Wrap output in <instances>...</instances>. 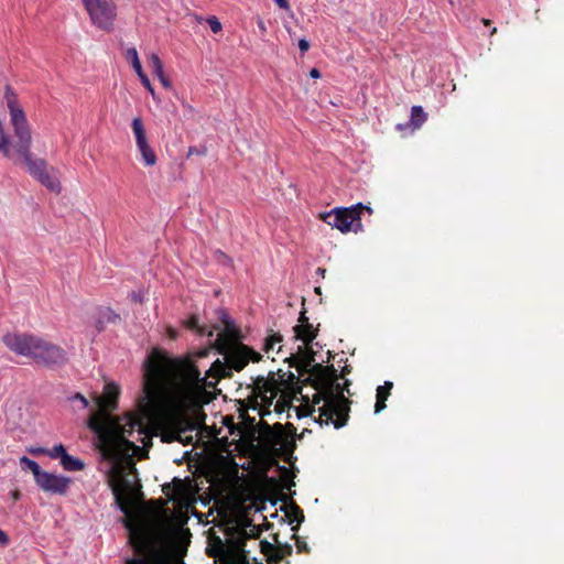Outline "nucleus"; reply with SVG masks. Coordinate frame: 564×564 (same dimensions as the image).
Listing matches in <instances>:
<instances>
[{
    "label": "nucleus",
    "instance_id": "obj_1",
    "mask_svg": "<svg viewBox=\"0 0 564 564\" xmlns=\"http://www.w3.org/2000/svg\"><path fill=\"white\" fill-rule=\"evenodd\" d=\"M118 394L115 383H106L104 394L97 398L98 409L87 420L88 429L96 436L101 469L117 501L131 492L135 471L133 458L143 457L152 440L145 409L120 416L109 412L116 408Z\"/></svg>",
    "mask_w": 564,
    "mask_h": 564
},
{
    "label": "nucleus",
    "instance_id": "obj_2",
    "mask_svg": "<svg viewBox=\"0 0 564 564\" xmlns=\"http://www.w3.org/2000/svg\"><path fill=\"white\" fill-rule=\"evenodd\" d=\"M207 356L202 350L195 356L171 359L159 354L149 356L143 365V390L149 399H159L167 408L177 413H186L197 408L205 395L206 388H213L216 380L226 376V366L218 359L205 369L195 364L196 358Z\"/></svg>",
    "mask_w": 564,
    "mask_h": 564
},
{
    "label": "nucleus",
    "instance_id": "obj_3",
    "mask_svg": "<svg viewBox=\"0 0 564 564\" xmlns=\"http://www.w3.org/2000/svg\"><path fill=\"white\" fill-rule=\"evenodd\" d=\"M4 100L10 113V123L17 139L15 150L25 164L31 176L54 193H59L61 183L53 167L48 169L45 160L35 158L31 152L32 132L26 115L18 96L10 85L4 88Z\"/></svg>",
    "mask_w": 564,
    "mask_h": 564
},
{
    "label": "nucleus",
    "instance_id": "obj_4",
    "mask_svg": "<svg viewBox=\"0 0 564 564\" xmlns=\"http://www.w3.org/2000/svg\"><path fill=\"white\" fill-rule=\"evenodd\" d=\"M312 413L317 412L316 421L323 425L333 424L336 429L346 425L349 412V401L345 398L336 379H324L313 395Z\"/></svg>",
    "mask_w": 564,
    "mask_h": 564
},
{
    "label": "nucleus",
    "instance_id": "obj_5",
    "mask_svg": "<svg viewBox=\"0 0 564 564\" xmlns=\"http://www.w3.org/2000/svg\"><path fill=\"white\" fill-rule=\"evenodd\" d=\"M4 345L13 352L33 358L37 364L47 367L62 366L67 357L59 346L31 334H7Z\"/></svg>",
    "mask_w": 564,
    "mask_h": 564
},
{
    "label": "nucleus",
    "instance_id": "obj_6",
    "mask_svg": "<svg viewBox=\"0 0 564 564\" xmlns=\"http://www.w3.org/2000/svg\"><path fill=\"white\" fill-rule=\"evenodd\" d=\"M366 209L368 213H371V208L368 206H364L361 203L343 209H335L329 213L324 214V221L332 226L333 228L339 229L341 232H347L350 230L357 231V227H360L361 224L359 221L360 210Z\"/></svg>",
    "mask_w": 564,
    "mask_h": 564
},
{
    "label": "nucleus",
    "instance_id": "obj_7",
    "mask_svg": "<svg viewBox=\"0 0 564 564\" xmlns=\"http://www.w3.org/2000/svg\"><path fill=\"white\" fill-rule=\"evenodd\" d=\"M220 319L224 324V332H218L215 337L216 326L209 327L205 324L200 323V319L196 315H192L186 322L185 325L188 329L196 332L199 336H206L209 339V344L212 347L220 348L224 345L225 336L234 335V322L230 317L225 313L220 312Z\"/></svg>",
    "mask_w": 564,
    "mask_h": 564
},
{
    "label": "nucleus",
    "instance_id": "obj_8",
    "mask_svg": "<svg viewBox=\"0 0 564 564\" xmlns=\"http://www.w3.org/2000/svg\"><path fill=\"white\" fill-rule=\"evenodd\" d=\"M94 25L109 31L116 18V6L112 0H82Z\"/></svg>",
    "mask_w": 564,
    "mask_h": 564
},
{
    "label": "nucleus",
    "instance_id": "obj_9",
    "mask_svg": "<svg viewBox=\"0 0 564 564\" xmlns=\"http://www.w3.org/2000/svg\"><path fill=\"white\" fill-rule=\"evenodd\" d=\"M225 359L230 369L240 371L249 361H259L261 355L246 345L237 344L225 354Z\"/></svg>",
    "mask_w": 564,
    "mask_h": 564
},
{
    "label": "nucleus",
    "instance_id": "obj_10",
    "mask_svg": "<svg viewBox=\"0 0 564 564\" xmlns=\"http://www.w3.org/2000/svg\"><path fill=\"white\" fill-rule=\"evenodd\" d=\"M135 555L127 560V564H169L166 557L147 541L133 544Z\"/></svg>",
    "mask_w": 564,
    "mask_h": 564
},
{
    "label": "nucleus",
    "instance_id": "obj_11",
    "mask_svg": "<svg viewBox=\"0 0 564 564\" xmlns=\"http://www.w3.org/2000/svg\"><path fill=\"white\" fill-rule=\"evenodd\" d=\"M35 484L45 492L64 495L69 488L70 479L62 475H55L43 470L35 479Z\"/></svg>",
    "mask_w": 564,
    "mask_h": 564
},
{
    "label": "nucleus",
    "instance_id": "obj_12",
    "mask_svg": "<svg viewBox=\"0 0 564 564\" xmlns=\"http://www.w3.org/2000/svg\"><path fill=\"white\" fill-rule=\"evenodd\" d=\"M252 394L257 403L264 408H269L278 394V389L274 381L259 376L253 380Z\"/></svg>",
    "mask_w": 564,
    "mask_h": 564
},
{
    "label": "nucleus",
    "instance_id": "obj_13",
    "mask_svg": "<svg viewBox=\"0 0 564 564\" xmlns=\"http://www.w3.org/2000/svg\"><path fill=\"white\" fill-rule=\"evenodd\" d=\"M300 324L294 326L295 338L307 345L316 337V329L308 323L305 313L303 312L299 318Z\"/></svg>",
    "mask_w": 564,
    "mask_h": 564
},
{
    "label": "nucleus",
    "instance_id": "obj_14",
    "mask_svg": "<svg viewBox=\"0 0 564 564\" xmlns=\"http://www.w3.org/2000/svg\"><path fill=\"white\" fill-rule=\"evenodd\" d=\"M294 519L290 521V524L293 523V521H296V525H292L291 530L294 532L293 539L295 540V545L299 553H308L310 546L300 536L295 535V532L299 530L300 524L304 521V514L300 508L294 509Z\"/></svg>",
    "mask_w": 564,
    "mask_h": 564
},
{
    "label": "nucleus",
    "instance_id": "obj_15",
    "mask_svg": "<svg viewBox=\"0 0 564 564\" xmlns=\"http://www.w3.org/2000/svg\"><path fill=\"white\" fill-rule=\"evenodd\" d=\"M131 128L134 134L137 147L149 143L147 139L145 129L141 118H134L131 122Z\"/></svg>",
    "mask_w": 564,
    "mask_h": 564
},
{
    "label": "nucleus",
    "instance_id": "obj_16",
    "mask_svg": "<svg viewBox=\"0 0 564 564\" xmlns=\"http://www.w3.org/2000/svg\"><path fill=\"white\" fill-rule=\"evenodd\" d=\"M61 465L65 470L68 471H79L83 470L85 467V464L79 458H76L68 453H66L61 460Z\"/></svg>",
    "mask_w": 564,
    "mask_h": 564
},
{
    "label": "nucleus",
    "instance_id": "obj_17",
    "mask_svg": "<svg viewBox=\"0 0 564 564\" xmlns=\"http://www.w3.org/2000/svg\"><path fill=\"white\" fill-rule=\"evenodd\" d=\"M227 564H250V556L245 544L238 545L237 550L228 557Z\"/></svg>",
    "mask_w": 564,
    "mask_h": 564
},
{
    "label": "nucleus",
    "instance_id": "obj_18",
    "mask_svg": "<svg viewBox=\"0 0 564 564\" xmlns=\"http://www.w3.org/2000/svg\"><path fill=\"white\" fill-rule=\"evenodd\" d=\"M141 154L142 161L147 166H153L156 163V154L149 143L137 147Z\"/></svg>",
    "mask_w": 564,
    "mask_h": 564
},
{
    "label": "nucleus",
    "instance_id": "obj_19",
    "mask_svg": "<svg viewBox=\"0 0 564 564\" xmlns=\"http://www.w3.org/2000/svg\"><path fill=\"white\" fill-rule=\"evenodd\" d=\"M426 120V113L421 106H413L411 109V124L414 129L420 128Z\"/></svg>",
    "mask_w": 564,
    "mask_h": 564
},
{
    "label": "nucleus",
    "instance_id": "obj_20",
    "mask_svg": "<svg viewBox=\"0 0 564 564\" xmlns=\"http://www.w3.org/2000/svg\"><path fill=\"white\" fill-rule=\"evenodd\" d=\"M119 319H120L119 315L116 314L113 311H111L110 308H104L100 311V319L97 322V325H96L97 329L99 332L102 329L104 322L116 323Z\"/></svg>",
    "mask_w": 564,
    "mask_h": 564
},
{
    "label": "nucleus",
    "instance_id": "obj_21",
    "mask_svg": "<svg viewBox=\"0 0 564 564\" xmlns=\"http://www.w3.org/2000/svg\"><path fill=\"white\" fill-rule=\"evenodd\" d=\"M127 59L131 63L132 68L137 73V75L143 73L141 62L139 59L138 51L135 47H130L126 52Z\"/></svg>",
    "mask_w": 564,
    "mask_h": 564
},
{
    "label": "nucleus",
    "instance_id": "obj_22",
    "mask_svg": "<svg viewBox=\"0 0 564 564\" xmlns=\"http://www.w3.org/2000/svg\"><path fill=\"white\" fill-rule=\"evenodd\" d=\"M20 464L22 465V467H25L28 469H30L34 476V480L40 476V474L43 471L40 467V465L33 460V459H30L29 457L26 456H22L20 458Z\"/></svg>",
    "mask_w": 564,
    "mask_h": 564
},
{
    "label": "nucleus",
    "instance_id": "obj_23",
    "mask_svg": "<svg viewBox=\"0 0 564 564\" xmlns=\"http://www.w3.org/2000/svg\"><path fill=\"white\" fill-rule=\"evenodd\" d=\"M386 387L377 388V402L375 405V413L381 412L386 408V400L389 397V391H384Z\"/></svg>",
    "mask_w": 564,
    "mask_h": 564
},
{
    "label": "nucleus",
    "instance_id": "obj_24",
    "mask_svg": "<svg viewBox=\"0 0 564 564\" xmlns=\"http://www.w3.org/2000/svg\"><path fill=\"white\" fill-rule=\"evenodd\" d=\"M282 341V336L280 334H271L269 335L263 343V350L269 354L274 350L275 345H280Z\"/></svg>",
    "mask_w": 564,
    "mask_h": 564
},
{
    "label": "nucleus",
    "instance_id": "obj_25",
    "mask_svg": "<svg viewBox=\"0 0 564 564\" xmlns=\"http://www.w3.org/2000/svg\"><path fill=\"white\" fill-rule=\"evenodd\" d=\"M149 63H150V67L152 68L153 73L159 76V75H162L164 69H163V64L159 57L158 54L155 53H152L149 57Z\"/></svg>",
    "mask_w": 564,
    "mask_h": 564
},
{
    "label": "nucleus",
    "instance_id": "obj_26",
    "mask_svg": "<svg viewBox=\"0 0 564 564\" xmlns=\"http://www.w3.org/2000/svg\"><path fill=\"white\" fill-rule=\"evenodd\" d=\"M66 449L62 444H57L53 446L51 449H47L46 455L50 458L56 459L59 458L62 460V457L66 454Z\"/></svg>",
    "mask_w": 564,
    "mask_h": 564
},
{
    "label": "nucleus",
    "instance_id": "obj_27",
    "mask_svg": "<svg viewBox=\"0 0 564 564\" xmlns=\"http://www.w3.org/2000/svg\"><path fill=\"white\" fill-rule=\"evenodd\" d=\"M292 553V546L290 544H285L284 546L280 547L276 552L275 557L269 560V564H273V562L276 564L281 558H283L286 555H291Z\"/></svg>",
    "mask_w": 564,
    "mask_h": 564
},
{
    "label": "nucleus",
    "instance_id": "obj_28",
    "mask_svg": "<svg viewBox=\"0 0 564 564\" xmlns=\"http://www.w3.org/2000/svg\"><path fill=\"white\" fill-rule=\"evenodd\" d=\"M0 151L7 156H11L10 139L6 132L0 133Z\"/></svg>",
    "mask_w": 564,
    "mask_h": 564
},
{
    "label": "nucleus",
    "instance_id": "obj_29",
    "mask_svg": "<svg viewBox=\"0 0 564 564\" xmlns=\"http://www.w3.org/2000/svg\"><path fill=\"white\" fill-rule=\"evenodd\" d=\"M73 404H78V408L86 409L88 406V400L80 393H76L69 398Z\"/></svg>",
    "mask_w": 564,
    "mask_h": 564
},
{
    "label": "nucleus",
    "instance_id": "obj_30",
    "mask_svg": "<svg viewBox=\"0 0 564 564\" xmlns=\"http://www.w3.org/2000/svg\"><path fill=\"white\" fill-rule=\"evenodd\" d=\"M207 22L213 33H218L221 30V23L216 17L209 18Z\"/></svg>",
    "mask_w": 564,
    "mask_h": 564
},
{
    "label": "nucleus",
    "instance_id": "obj_31",
    "mask_svg": "<svg viewBox=\"0 0 564 564\" xmlns=\"http://www.w3.org/2000/svg\"><path fill=\"white\" fill-rule=\"evenodd\" d=\"M138 77L140 78V82H141V83H142V85L145 87V89H147L148 91H152L153 86L151 85L150 79H149V77L145 75V73L143 72V73L139 74V75H138Z\"/></svg>",
    "mask_w": 564,
    "mask_h": 564
},
{
    "label": "nucleus",
    "instance_id": "obj_32",
    "mask_svg": "<svg viewBox=\"0 0 564 564\" xmlns=\"http://www.w3.org/2000/svg\"><path fill=\"white\" fill-rule=\"evenodd\" d=\"M299 48L301 52L305 53L310 48V43L305 39H301L299 41Z\"/></svg>",
    "mask_w": 564,
    "mask_h": 564
},
{
    "label": "nucleus",
    "instance_id": "obj_33",
    "mask_svg": "<svg viewBox=\"0 0 564 564\" xmlns=\"http://www.w3.org/2000/svg\"><path fill=\"white\" fill-rule=\"evenodd\" d=\"M47 449L43 447L30 448L29 453L33 455H46Z\"/></svg>",
    "mask_w": 564,
    "mask_h": 564
},
{
    "label": "nucleus",
    "instance_id": "obj_34",
    "mask_svg": "<svg viewBox=\"0 0 564 564\" xmlns=\"http://www.w3.org/2000/svg\"><path fill=\"white\" fill-rule=\"evenodd\" d=\"M156 77L159 78V80L161 82L163 87H165V88H170L171 87V82L167 79V77L164 75V73L162 75L156 76Z\"/></svg>",
    "mask_w": 564,
    "mask_h": 564
},
{
    "label": "nucleus",
    "instance_id": "obj_35",
    "mask_svg": "<svg viewBox=\"0 0 564 564\" xmlns=\"http://www.w3.org/2000/svg\"><path fill=\"white\" fill-rule=\"evenodd\" d=\"M194 154H197V155H202V154H205V150H198L197 148L195 147H191L188 149V155H194Z\"/></svg>",
    "mask_w": 564,
    "mask_h": 564
},
{
    "label": "nucleus",
    "instance_id": "obj_36",
    "mask_svg": "<svg viewBox=\"0 0 564 564\" xmlns=\"http://www.w3.org/2000/svg\"><path fill=\"white\" fill-rule=\"evenodd\" d=\"M9 542L8 535L4 531L0 530V544L7 545Z\"/></svg>",
    "mask_w": 564,
    "mask_h": 564
},
{
    "label": "nucleus",
    "instance_id": "obj_37",
    "mask_svg": "<svg viewBox=\"0 0 564 564\" xmlns=\"http://www.w3.org/2000/svg\"><path fill=\"white\" fill-rule=\"evenodd\" d=\"M310 76L312 78H319L321 77V73H319V70L317 68H312L310 70Z\"/></svg>",
    "mask_w": 564,
    "mask_h": 564
},
{
    "label": "nucleus",
    "instance_id": "obj_38",
    "mask_svg": "<svg viewBox=\"0 0 564 564\" xmlns=\"http://www.w3.org/2000/svg\"><path fill=\"white\" fill-rule=\"evenodd\" d=\"M274 1L282 9H286L289 7L288 0H274Z\"/></svg>",
    "mask_w": 564,
    "mask_h": 564
},
{
    "label": "nucleus",
    "instance_id": "obj_39",
    "mask_svg": "<svg viewBox=\"0 0 564 564\" xmlns=\"http://www.w3.org/2000/svg\"><path fill=\"white\" fill-rule=\"evenodd\" d=\"M260 545H261L263 552H265L267 550L273 549L272 544H270L268 542H260Z\"/></svg>",
    "mask_w": 564,
    "mask_h": 564
},
{
    "label": "nucleus",
    "instance_id": "obj_40",
    "mask_svg": "<svg viewBox=\"0 0 564 564\" xmlns=\"http://www.w3.org/2000/svg\"><path fill=\"white\" fill-rule=\"evenodd\" d=\"M392 382L390 381H386L382 387H386L384 391H389L392 389Z\"/></svg>",
    "mask_w": 564,
    "mask_h": 564
},
{
    "label": "nucleus",
    "instance_id": "obj_41",
    "mask_svg": "<svg viewBox=\"0 0 564 564\" xmlns=\"http://www.w3.org/2000/svg\"><path fill=\"white\" fill-rule=\"evenodd\" d=\"M133 301H140V296L137 293H132Z\"/></svg>",
    "mask_w": 564,
    "mask_h": 564
},
{
    "label": "nucleus",
    "instance_id": "obj_42",
    "mask_svg": "<svg viewBox=\"0 0 564 564\" xmlns=\"http://www.w3.org/2000/svg\"><path fill=\"white\" fill-rule=\"evenodd\" d=\"M152 96V98L155 100L156 99V95H155V91H154V88H152V91H149Z\"/></svg>",
    "mask_w": 564,
    "mask_h": 564
},
{
    "label": "nucleus",
    "instance_id": "obj_43",
    "mask_svg": "<svg viewBox=\"0 0 564 564\" xmlns=\"http://www.w3.org/2000/svg\"><path fill=\"white\" fill-rule=\"evenodd\" d=\"M317 272H318L319 274L324 275V273H325V269L318 268V269H317Z\"/></svg>",
    "mask_w": 564,
    "mask_h": 564
},
{
    "label": "nucleus",
    "instance_id": "obj_44",
    "mask_svg": "<svg viewBox=\"0 0 564 564\" xmlns=\"http://www.w3.org/2000/svg\"><path fill=\"white\" fill-rule=\"evenodd\" d=\"M259 26H260V29H263V30H264V25H263V22H262V21H260V22H259Z\"/></svg>",
    "mask_w": 564,
    "mask_h": 564
},
{
    "label": "nucleus",
    "instance_id": "obj_45",
    "mask_svg": "<svg viewBox=\"0 0 564 564\" xmlns=\"http://www.w3.org/2000/svg\"><path fill=\"white\" fill-rule=\"evenodd\" d=\"M121 510H122L123 512H127V507H126V506H123V505H121Z\"/></svg>",
    "mask_w": 564,
    "mask_h": 564
}]
</instances>
